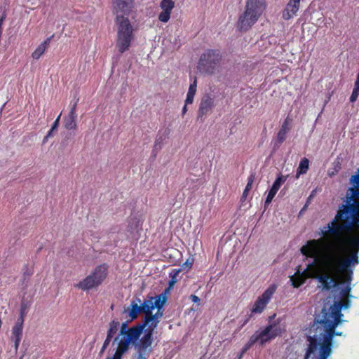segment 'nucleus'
<instances>
[{
    "mask_svg": "<svg viewBox=\"0 0 359 359\" xmlns=\"http://www.w3.org/2000/svg\"><path fill=\"white\" fill-rule=\"evenodd\" d=\"M323 240L313 239L309 241L301 248V252L307 257L313 258V261L307 265L305 271L309 278H315L322 283L323 289L329 290L337 285L339 276L352 269L346 259H341L337 255H327L322 259L323 270L318 269L320 257L323 249Z\"/></svg>",
    "mask_w": 359,
    "mask_h": 359,
    "instance_id": "obj_1",
    "label": "nucleus"
},
{
    "mask_svg": "<svg viewBox=\"0 0 359 359\" xmlns=\"http://www.w3.org/2000/svg\"><path fill=\"white\" fill-rule=\"evenodd\" d=\"M112 12L116 26V46L120 53L128 50L135 39L129 16L135 7L134 0H112Z\"/></svg>",
    "mask_w": 359,
    "mask_h": 359,
    "instance_id": "obj_2",
    "label": "nucleus"
},
{
    "mask_svg": "<svg viewBox=\"0 0 359 359\" xmlns=\"http://www.w3.org/2000/svg\"><path fill=\"white\" fill-rule=\"evenodd\" d=\"M351 196L347 195L346 203L339 207L334 219L327 226V230L323 231L324 236L330 233L339 235L344 231H351L359 229V202L354 201L357 198L353 196V191Z\"/></svg>",
    "mask_w": 359,
    "mask_h": 359,
    "instance_id": "obj_3",
    "label": "nucleus"
},
{
    "mask_svg": "<svg viewBox=\"0 0 359 359\" xmlns=\"http://www.w3.org/2000/svg\"><path fill=\"white\" fill-rule=\"evenodd\" d=\"M338 318L332 320L326 317V316H321L320 319H315L313 327L315 330H323V332H319V335L322 337V342H319L317 334L313 336H306V341H308L306 353L304 355V359H309L312 354H314L318 348L319 347V354L329 357L332 353V344L334 339V328L339 325Z\"/></svg>",
    "mask_w": 359,
    "mask_h": 359,
    "instance_id": "obj_4",
    "label": "nucleus"
},
{
    "mask_svg": "<svg viewBox=\"0 0 359 359\" xmlns=\"http://www.w3.org/2000/svg\"><path fill=\"white\" fill-rule=\"evenodd\" d=\"M265 8V0H248L245 11L236 22L238 30L245 32L248 31L257 22Z\"/></svg>",
    "mask_w": 359,
    "mask_h": 359,
    "instance_id": "obj_5",
    "label": "nucleus"
},
{
    "mask_svg": "<svg viewBox=\"0 0 359 359\" xmlns=\"http://www.w3.org/2000/svg\"><path fill=\"white\" fill-rule=\"evenodd\" d=\"M222 60V55L219 49H206L200 56L198 68L202 73L212 75L219 72Z\"/></svg>",
    "mask_w": 359,
    "mask_h": 359,
    "instance_id": "obj_6",
    "label": "nucleus"
},
{
    "mask_svg": "<svg viewBox=\"0 0 359 359\" xmlns=\"http://www.w3.org/2000/svg\"><path fill=\"white\" fill-rule=\"evenodd\" d=\"M109 273V266L106 263L97 265L84 279L74 285L83 291L97 288L106 280Z\"/></svg>",
    "mask_w": 359,
    "mask_h": 359,
    "instance_id": "obj_7",
    "label": "nucleus"
},
{
    "mask_svg": "<svg viewBox=\"0 0 359 359\" xmlns=\"http://www.w3.org/2000/svg\"><path fill=\"white\" fill-rule=\"evenodd\" d=\"M161 309H157L156 313L152 312L147 316H144L140 323V331L144 330V334L142 336V341L153 343V334L155 329L158 327L161 318L163 316Z\"/></svg>",
    "mask_w": 359,
    "mask_h": 359,
    "instance_id": "obj_8",
    "label": "nucleus"
},
{
    "mask_svg": "<svg viewBox=\"0 0 359 359\" xmlns=\"http://www.w3.org/2000/svg\"><path fill=\"white\" fill-rule=\"evenodd\" d=\"M280 320L278 319L271 323L267 325L264 329L256 331L252 336L256 339V341L259 343L261 346L264 345L266 343L272 341L277 337L281 336L285 332V329L282 328L279 324Z\"/></svg>",
    "mask_w": 359,
    "mask_h": 359,
    "instance_id": "obj_9",
    "label": "nucleus"
},
{
    "mask_svg": "<svg viewBox=\"0 0 359 359\" xmlns=\"http://www.w3.org/2000/svg\"><path fill=\"white\" fill-rule=\"evenodd\" d=\"M140 327V323L128 328L127 322L123 323L120 330L121 338L119 341L130 339V345L134 346L135 348L139 347L142 341L140 336L144 334V330H141V332H140V327Z\"/></svg>",
    "mask_w": 359,
    "mask_h": 359,
    "instance_id": "obj_10",
    "label": "nucleus"
},
{
    "mask_svg": "<svg viewBox=\"0 0 359 359\" xmlns=\"http://www.w3.org/2000/svg\"><path fill=\"white\" fill-rule=\"evenodd\" d=\"M276 290L275 285H271L264 293L259 296L255 301L252 308L251 309L252 313H261L263 312L266 305L272 298L273 294Z\"/></svg>",
    "mask_w": 359,
    "mask_h": 359,
    "instance_id": "obj_11",
    "label": "nucleus"
},
{
    "mask_svg": "<svg viewBox=\"0 0 359 359\" xmlns=\"http://www.w3.org/2000/svg\"><path fill=\"white\" fill-rule=\"evenodd\" d=\"M350 306V301L348 299H343L339 302L338 304H334L330 306L329 311H325V309L322 311V316H326L327 318L335 320L338 318L339 323L342 322L341 317L343 314L341 313V309H347Z\"/></svg>",
    "mask_w": 359,
    "mask_h": 359,
    "instance_id": "obj_12",
    "label": "nucleus"
},
{
    "mask_svg": "<svg viewBox=\"0 0 359 359\" xmlns=\"http://www.w3.org/2000/svg\"><path fill=\"white\" fill-rule=\"evenodd\" d=\"M34 292L32 294H27V292H24V293H22L18 319H21V320L25 321V318L27 315V313L34 302Z\"/></svg>",
    "mask_w": 359,
    "mask_h": 359,
    "instance_id": "obj_13",
    "label": "nucleus"
},
{
    "mask_svg": "<svg viewBox=\"0 0 359 359\" xmlns=\"http://www.w3.org/2000/svg\"><path fill=\"white\" fill-rule=\"evenodd\" d=\"M24 321L17 319L11 330V340L14 343V348L18 351L21 339L22 338Z\"/></svg>",
    "mask_w": 359,
    "mask_h": 359,
    "instance_id": "obj_14",
    "label": "nucleus"
},
{
    "mask_svg": "<svg viewBox=\"0 0 359 359\" xmlns=\"http://www.w3.org/2000/svg\"><path fill=\"white\" fill-rule=\"evenodd\" d=\"M160 7L162 11L158 15V20L166 23L170 18L172 11L175 7V2L172 0H161Z\"/></svg>",
    "mask_w": 359,
    "mask_h": 359,
    "instance_id": "obj_15",
    "label": "nucleus"
},
{
    "mask_svg": "<svg viewBox=\"0 0 359 359\" xmlns=\"http://www.w3.org/2000/svg\"><path fill=\"white\" fill-rule=\"evenodd\" d=\"M300 7V1L298 0H290L283 11V18L288 20L296 15Z\"/></svg>",
    "mask_w": 359,
    "mask_h": 359,
    "instance_id": "obj_16",
    "label": "nucleus"
},
{
    "mask_svg": "<svg viewBox=\"0 0 359 359\" xmlns=\"http://www.w3.org/2000/svg\"><path fill=\"white\" fill-rule=\"evenodd\" d=\"M214 107V101L210 96L204 97L200 103L198 111V118H202L204 116L211 112Z\"/></svg>",
    "mask_w": 359,
    "mask_h": 359,
    "instance_id": "obj_17",
    "label": "nucleus"
},
{
    "mask_svg": "<svg viewBox=\"0 0 359 359\" xmlns=\"http://www.w3.org/2000/svg\"><path fill=\"white\" fill-rule=\"evenodd\" d=\"M349 245L353 250L351 252V256L346 258V260L348 262L349 266L359 263L358 259V250H359V238H353L349 241Z\"/></svg>",
    "mask_w": 359,
    "mask_h": 359,
    "instance_id": "obj_18",
    "label": "nucleus"
},
{
    "mask_svg": "<svg viewBox=\"0 0 359 359\" xmlns=\"http://www.w3.org/2000/svg\"><path fill=\"white\" fill-rule=\"evenodd\" d=\"M291 123L292 119L287 116L282 123V126L277 133L276 142L278 146L280 145L286 140L287 134L291 129Z\"/></svg>",
    "mask_w": 359,
    "mask_h": 359,
    "instance_id": "obj_19",
    "label": "nucleus"
},
{
    "mask_svg": "<svg viewBox=\"0 0 359 359\" xmlns=\"http://www.w3.org/2000/svg\"><path fill=\"white\" fill-rule=\"evenodd\" d=\"M141 299L137 298L135 300H133L130 302V307L125 310V313L127 314V317L130 318V321L137 318L139 314L142 312L140 304Z\"/></svg>",
    "mask_w": 359,
    "mask_h": 359,
    "instance_id": "obj_20",
    "label": "nucleus"
},
{
    "mask_svg": "<svg viewBox=\"0 0 359 359\" xmlns=\"http://www.w3.org/2000/svg\"><path fill=\"white\" fill-rule=\"evenodd\" d=\"M152 344L141 341L139 347L135 348L137 353V359H147L151 350Z\"/></svg>",
    "mask_w": 359,
    "mask_h": 359,
    "instance_id": "obj_21",
    "label": "nucleus"
},
{
    "mask_svg": "<svg viewBox=\"0 0 359 359\" xmlns=\"http://www.w3.org/2000/svg\"><path fill=\"white\" fill-rule=\"evenodd\" d=\"M130 339H126L124 341H118L117 348L112 358H107V359H121L123 355L128 350L130 347Z\"/></svg>",
    "mask_w": 359,
    "mask_h": 359,
    "instance_id": "obj_22",
    "label": "nucleus"
},
{
    "mask_svg": "<svg viewBox=\"0 0 359 359\" xmlns=\"http://www.w3.org/2000/svg\"><path fill=\"white\" fill-rule=\"evenodd\" d=\"M307 270V267L306 269H304L302 273L298 270L296 273V274H298L297 277L291 276L290 281L292 282V285L294 287H300L305 282V280L307 278H309L306 276V273L305 271Z\"/></svg>",
    "mask_w": 359,
    "mask_h": 359,
    "instance_id": "obj_23",
    "label": "nucleus"
},
{
    "mask_svg": "<svg viewBox=\"0 0 359 359\" xmlns=\"http://www.w3.org/2000/svg\"><path fill=\"white\" fill-rule=\"evenodd\" d=\"M51 38H52V36L47 38L32 53V57L34 60H39L41 57V56L45 53L46 50L47 49V48H48V45L50 43Z\"/></svg>",
    "mask_w": 359,
    "mask_h": 359,
    "instance_id": "obj_24",
    "label": "nucleus"
},
{
    "mask_svg": "<svg viewBox=\"0 0 359 359\" xmlns=\"http://www.w3.org/2000/svg\"><path fill=\"white\" fill-rule=\"evenodd\" d=\"M140 305L142 312L144 314V316H149L154 309L152 303V297H148L143 301V302H141Z\"/></svg>",
    "mask_w": 359,
    "mask_h": 359,
    "instance_id": "obj_25",
    "label": "nucleus"
},
{
    "mask_svg": "<svg viewBox=\"0 0 359 359\" xmlns=\"http://www.w3.org/2000/svg\"><path fill=\"white\" fill-rule=\"evenodd\" d=\"M197 79L194 77L193 82L190 84L186 98V104H191L196 93Z\"/></svg>",
    "mask_w": 359,
    "mask_h": 359,
    "instance_id": "obj_26",
    "label": "nucleus"
},
{
    "mask_svg": "<svg viewBox=\"0 0 359 359\" xmlns=\"http://www.w3.org/2000/svg\"><path fill=\"white\" fill-rule=\"evenodd\" d=\"M309 168V161L306 158H303L299 164L297 170V177H299L301 175L306 174Z\"/></svg>",
    "mask_w": 359,
    "mask_h": 359,
    "instance_id": "obj_27",
    "label": "nucleus"
},
{
    "mask_svg": "<svg viewBox=\"0 0 359 359\" xmlns=\"http://www.w3.org/2000/svg\"><path fill=\"white\" fill-rule=\"evenodd\" d=\"M166 302V297L162 294L152 297V303L154 309H161Z\"/></svg>",
    "mask_w": 359,
    "mask_h": 359,
    "instance_id": "obj_28",
    "label": "nucleus"
},
{
    "mask_svg": "<svg viewBox=\"0 0 359 359\" xmlns=\"http://www.w3.org/2000/svg\"><path fill=\"white\" fill-rule=\"evenodd\" d=\"M287 177V176H283L282 175H280L274 181L271 189L278 192V191L280 188V186L286 181Z\"/></svg>",
    "mask_w": 359,
    "mask_h": 359,
    "instance_id": "obj_29",
    "label": "nucleus"
},
{
    "mask_svg": "<svg viewBox=\"0 0 359 359\" xmlns=\"http://www.w3.org/2000/svg\"><path fill=\"white\" fill-rule=\"evenodd\" d=\"M180 271H181L180 269H173L169 273L170 280H169V283H168V289H171L172 287H173L175 284L177 282V276H178V274L180 273Z\"/></svg>",
    "mask_w": 359,
    "mask_h": 359,
    "instance_id": "obj_30",
    "label": "nucleus"
},
{
    "mask_svg": "<svg viewBox=\"0 0 359 359\" xmlns=\"http://www.w3.org/2000/svg\"><path fill=\"white\" fill-rule=\"evenodd\" d=\"M359 96V77L356 78V81L354 83V88L350 97V102H354L357 100Z\"/></svg>",
    "mask_w": 359,
    "mask_h": 359,
    "instance_id": "obj_31",
    "label": "nucleus"
},
{
    "mask_svg": "<svg viewBox=\"0 0 359 359\" xmlns=\"http://www.w3.org/2000/svg\"><path fill=\"white\" fill-rule=\"evenodd\" d=\"M120 324L118 321L112 320L109 323V328L107 331V335L113 337V336L118 331V327Z\"/></svg>",
    "mask_w": 359,
    "mask_h": 359,
    "instance_id": "obj_32",
    "label": "nucleus"
},
{
    "mask_svg": "<svg viewBox=\"0 0 359 359\" xmlns=\"http://www.w3.org/2000/svg\"><path fill=\"white\" fill-rule=\"evenodd\" d=\"M34 265L26 264L22 266V276L31 278V276L34 274Z\"/></svg>",
    "mask_w": 359,
    "mask_h": 359,
    "instance_id": "obj_33",
    "label": "nucleus"
},
{
    "mask_svg": "<svg viewBox=\"0 0 359 359\" xmlns=\"http://www.w3.org/2000/svg\"><path fill=\"white\" fill-rule=\"evenodd\" d=\"M30 277H26L24 276H21L20 283L22 285V292L24 293V292H27V289L29 285L30 282Z\"/></svg>",
    "mask_w": 359,
    "mask_h": 359,
    "instance_id": "obj_34",
    "label": "nucleus"
},
{
    "mask_svg": "<svg viewBox=\"0 0 359 359\" xmlns=\"http://www.w3.org/2000/svg\"><path fill=\"white\" fill-rule=\"evenodd\" d=\"M65 127L67 130H74L76 128V122L74 119L66 118L65 120Z\"/></svg>",
    "mask_w": 359,
    "mask_h": 359,
    "instance_id": "obj_35",
    "label": "nucleus"
},
{
    "mask_svg": "<svg viewBox=\"0 0 359 359\" xmlns=\"http://www.w3.org/2000/svg\"><path fill=\"white\" fill-rule=\"evenodd\" d=\"M256 343H257L256 341V339L252 335L250 337L248 341L243 346L241 351H243V353H246Z\"/></svg>",
    "mask_w": 359,
    "mask_h": 359,
    "instance_id": "obj_36",
    "label": "nucleus"
},
{
    "mask_svg": "<svg viewBox=\"0 0 359 359\" xmlns=\"http://www.w3.org/2000/svg\"><path fill=\"white\" fill-rule=\"evenodd\" d=\"M353 273V269H351L346 273L343 274L341 276H339V278L342 279L344 283L347 284V285H350L352 280Z\"/></svg>",
    "mask_w": 359,
    "mask_h": 359,
    "instance_id": "obj_37",
    "label": "nucleus"
},
{
    "mask_svg": "<svg viewBox=\"0 0 359 359\" xmlns=\"http://www.w3.org/2000/svg\"><path fill=\"white\" fill-rule=\"evenodd\" d=\"M142 224H140V222L137 218H132L129 224V228L130 229L129 231H133L138 229L139 226H140Z\"/></svg>",
    "mask_w": 359,
    "mask_h": 359,
    "instance_id": "obj_38",
    "label": "nucleus"
},
{
    "mask_svg": "<svg viewBox=\"0 0 359 359\" xmlns=\"http://www.w3.org/2000/svg\"><path fill=\"white\" fill-rule=\"evenodd\" d=\"M253 181H254V175H251L248 179V183H247V185L243 191V196H245L248 194V192L252 188V183H253Z\"/></svg>",
    "mask_w": 359,
    "mask_h": 359,
    "instance_id": "obj_39",
    "label": "nucleus"
},
{
    "mask_svg": "<svg viewBox=\"0 0 359 359\" xmlns=\"http://www.w3.org/2000/svg\"><path fill=\"white\" fill-rule=\"evenodd\" d=\"M277 191H274L273 189H271L268 193V195L265 200V205H268L271 203L272 200L273 199L274 196H276Z\"/></svg>",
    "mask_w": 359,
    "mask_h": 359,
    "instance_id": "obj_40",
    "label": "nucleus"
},
{
    "mask_svg": "<svg viewBox=\"0 0 359 359\" xmlns=\"http://www.w3.org/2000/svg\"><path fill=\"white\" fill-rule=\"evenodd\" d=\"M163 140V139L162 137H159L156 139L155 142H154V149H160L161 148V144H162Z\"/></svg>",
    "mask_w": 359,
    "mask_h": 359,
    "instance_id": "obj_41",
    "label": "nucleus"
},
{
    "mask_svg": "<svg viewBox=\"0 0 359 359\" xmlns=\"http://www.w3.org/2000/svg\"><path fill=\"white\" fill-rule=\"evenodd\" d=\"M111 339H112L111 337L107 335V337L103 343L101 351H104L107 348V347L109 346Z\"/></svg>",
    "mask_w": 359,
    "mask_h": 359,
    "instance_id": "obj_42",
    "label": "nucleus"
},
{
    "mask_svg": "<svg viewBox=\"0 0 359 359\" xmlns=\"http://www.w3.org/2000/svg\"><path fill=\"white\" fill-rule=\"evenodd\" d=\"M61 113L59 114V116L57 117V118L53 122L51 129L52 130H56L59 126L60 120Z\"/></svg>",
    "mask_w": 359,
    "mask_h": 359,
    "instance_id": "obj_43",
    "label": "nucleus"
},
{
    "mask_svg": "<svg viewBox=\"0 0 359 359\" xmlns=\"http://www.w3.org/2000/svg\"><path fill=\"white\" fill-rule=\"evenodd\" d=\"M351 182L354 184H355V187L357 188H359V168H358V174L355 175H353L351 177Z\"/></svg>",
    "mask_w": 359,
    "mask_h": 359,
    "instance_id": "obj_44",
    "label": "nucleus"
},
{
    "mask_svg": "<svg viewBox=\"0 0 359 359\" xmlns=\"http://www.w3.org/2000/svg\"><path fill=\"white\" fill-rule=\"evenodd\" d=\"M350 291H351V287L350 285H346V287L342 290L341 291V294L343 297H347L349 295V293H350Z\"/></svg>",
    "mask_w": 359,
    "mask_h": 359,
    "instance_id": "obj_45",
    "label": "nucleus"
},
{
    "mask_svg": "<svg viewBox=\"0 0 359 359\" xmlns=\"http://www.w3.org/2000/svg\"><path fill=\"white\" fill-rule=\"evenodd\" d=\"M349 191H353V196H356L357 198H359V188H351ZM358 202H359V200L358 201Z\"/></svg>",
    "mask_w": 359,
    "mask_h": 359,
    "instance_id": "obj_46",
    "label": "nucleus"
},
{
    "mask_svg": "<svg viewBox=\"0 0 359 359\" xmlns=\"http://www.w3.org/2000/svg\"><path fill=\"white\" fill-rule=\"evenodd\" d=\"M76 117H77V114L76 113V111H69V114L67 116V118H71V119H74V120H76Z\"/></svg>",
    "mask_w": 359,
    "mask_h": 359,
    "instance_id": "obj_47",
    "label": "nucleus"
},
{
    "mask_svg": "<svg viewBox=\"0 0 359 359\" xmlns=\"http://www.w3.org/2000/svg\"><path fill=\"white\" fill-rule=\"evenodd\" d=\"M190 299L194 303H198L200 302V298L195 294H191Z\"/></svg>",
    "mask_w": 359,
    "mask_h": 359,
    "instance_id": "obj_48",
    "label": "nucleus"
},
{
    "mask_svg": "<svg viewBox=\"0 0 359 359\" xmlns=\"http://www.w3.org/2000/svg\"><path fill=\"white\" fill-rule=\"evenodd\" d=\"M79 101V99L74 102V104L72 106L70 111H76V107H77V102Z\"/></svg>",
    "mask_w": 359,
    "mask_h": 359,
    "instance_id": "obj_49",
    "label": "nucleus"
},
{
    "mask_svg": "<svg viewBox=\"0 0 359 359\" xmlns=\"http://www.w3.org/2000/svg\"><path fill=\"white\" fill-rule=\"evenodd\" d=\"M187 105L188 104H186V103L184 104L183 108H182V116H184V114L187 113Z\"/></svg>",
    "mask_w": 359,
    "mask_h": 359,
    "instance_id": "obj_50",
    "label": "nucleus"
},
{
    "mask_svg": "<svg viewBox=\"0 0 359 359\" xmlns=\"http://www.w3.org/2000/svg\"><path fill=\"white\" fill-rule=\"evenodd\" d=\"M6 18V15L5 13H4L0 17V24H2L4 23L5 19Z\"/></svg>",
    "mask_w": 359,
    "mask_h": 359,
    "instance_id": "obj_51",
    "label": "nucleus"
},
{
    "mask_svg": "<svg viewBox=\"0 0 359 359\" xmlns=\"http://www.w3.org/2000/svg\"><path fill=\"white\" fill-rule=\"evenodd\" d=\"M336 328H337V327H334V332H334V337L335 336H341V335H342V332H337V331H336Z\"/></svg>",
    "mask_w": 359,
    "mask_h": 359,
    "instance_id": "obj_52",
    "label": "nucleus"
},
{
    "mask_svg": "<svg viewBox=\"0 0 359 359\" xmlns=\"http://www.w3.org/2000/svg\"><path fill=\"white\" fill-rule=\"evenodd\" d=\"M245 353H243V351H241V352L237 355V359H242Z\"/></svg>",
    "mask_w": 359,
    "mask_h": 359,
    "instance_id": "obj_53",
    "label": "nucleus"
},
{
    "mask_svg": "<svg viewBox=\"0 0 359 359\" xmlns=\"http://www.w3.org/2000/svg\"><path fill=\"white\" fill-rule=\"evenodd\" d=\"M276 313H274L273 315H272V316L269 317V323H271V320L276 317Z\"/></svg>",
    "mask_w": 359,
    "mask_h": 359,
    "instance_id": "obj_54",
    "label": "nucleus"
},
{
    "mask_svg": "<svg viewBox=\"0 0 359 359\" xmlns=\"http://www.w3.org/2000/svg\"><path fill=\"white\" fill-rule=\"evenodd\" d=\"M53 131L54 130H52V129L50 128V130L47 133L48 137H52Z\"/></svg>",
    "mask_w": 359,
    "mask_h": 359,
    "instance_id": "obj_55",
    "label": "nucleus"
},
{
    "mask_svg": "<svg viewBox=\"0 0 359 359\" xmlns=\"http://www.w3.org/2000/svg\"><path fill=\"white\" fill-rule=\"evenodd\" d=\"M192 264H193L192 262H189V261H188V260L184 263V264H185V265H187V266H188L189 268H191V267Z\"/></svg>",
    "mask_w": 359,
    "mask_h": 359,
    "instance_id": "obj_56",
    "label": "nucleus"
},
{
    "mask_svg": "<svg viewBox=\"0 0 359 359\" xmlns=\"http://www.w3.org/2000/svg\"><path fill=\"white\" fill-rule=\"evenodd\" d=\"M327 358H328V357L319 354V356L317 359H327Z\"/></svg>",
    "mask_w": 359,
    "mask_h": 359,
    "instance_id": "obj_57",
    "label": "nucleus"
},
{
    "mask_svg": "<svg viewBox=\"0 0 359 359\" xmlns=\"http://www.w3.org/2000/svg\"><path fill=\"white\" fill-rule=\"evenodd\" d=\"M48 138L49 137H48V135H46L43 140V143H46L48 141Z\"/></svg>",
    "mask_w": 359,
    "mask_h": 359,
    "instance_id": "obj_58",
    "label": "nucleus"
},
{
    "mask_svg": "<svg viewBox=\"0 0 359 359\" xmlns=\"http://www.w3.org/2000/svg\"><path fill=\"white\" fill-rule=\"evenodd\" d=\"M2 24H0V37L1 36L3 29H2Z\"/></svg>",
    "mask_w": 359,
    "mask_h": 359,
    "instance_id": "obj_59",
    "label": "nucleus"
},
{
    "mask_svg": "<svg viewBox=\"0 0 359 359\" xmlns=\"http://www.w3.org/2000/svg\"><path fill=\"white\" fill-rule=\"evenodd\" d=\"M248 320H249V318L246 319V320H245V322L243 323V325H245V324L248 322Z\"/></svg>",
    "mask_w": 359,
    "mask_h": 359,
    "instance_id": "obj_60",
    "label": "nucleus"
},
{
    "mask_svg": "<svg viewBox=\"0 0 359 359\" xmlns=\"http://www.w3.org/2000/svg\"><path fill=\"white\" fill-rule=\"evenodd\" d=\"M117 339H118V337H116L114 339V341H117Z\"/></svg>",
    "mask_w": 359,
    "mask_h": 359,
    "instance_id": "obj_61",
    "label": "nucleus"
}]
</instances>
